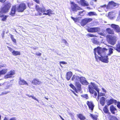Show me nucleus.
Here are the masks:
<instances>
[{
	"label": "nucleus",
	"instance_id": "nucleus-1",
	"mask_svg": "<svg viewBox=\"0 0 120 120\" xmlns=\"http://www.w3.org/2000/svg\"><path fill=\"white\" fill-rule=\"evenodd\" d=\"M94 53L96 60H98L97 57L101 61L108 63L109 62V58L108 55H106V52L108 50L105 48H95L94 50Z\"/></svg>",
	"mask_w": 120,
	"mask_h": 120
},
{
	"label": "nucleus",
	"instance_id": "nucleus-2",
	"mask_svg": "<svg viewBox=\"0 0 120 120\" xmlns=\"http://www.w3.org/2000/svg\"><path fill=\"white\" fill-rule=\"evenodd\" d=\"M11 6L10 3H7L2 8L0 12V17L1 18V20L5 21L6 20L8 16L2 14V13H5L7 12Z\"/></svg>",
	"mask_w": 120,
	"mask_h": 120
},
{
	"label": "nucleus",
	"instance_id": "nucleus-3",
	"mask_svg": "<svg viewBox=\"0 0 120 120\" xmlns=\"http://www.w3.org/2000/svg\"><path fill=\"white\" fill-rule=\"evenodd\" d=\"M118 6V4L115 3L113 1L109 2L107 6L105 4L101 6L100 7L101 8H104L106 7L107 9H109L110 8H113L115 7H117Z\"/></svg>",
	"mask_w": 120,
	"mask_h": 120
},
{
	"label": "nucleus",
	"instance_id": "nucleus-4",
	"mask_svg": "<svg viewBox=\"0 0 120 120\" xmlns=\"http://www.w3.org/2000/svg\"><path fill=\"white\" fill-rule=\"evenodd\" d=\"M71 8L73 11H76L77 10H80L81 8L74 2H71Z\"/></svg>",
	"mask_w": 120,
	"mask_h": 120
},
{
	"label": "nucleus",
	"instance_id": "nucleus-5",
	"mask_svg": "<svg viewBox=\"0 0 120 120\" xmlns=\"http://www.w3.org/2000/svg\"><path fill=\"white\" fill-rule=\"evenodd\" d=\"M26 9V5L24 3L20 4L18 6L17 10L19 12H22Z\"/></svg>",
	"mask_w": 120,
	"mask_h": 120
},
{
	"label": "nucleus",
	"instance_id": "nucleus-6",
	"mask_svg": "<svg viewBox=\"0 0 120 120\" xmlns=\"http://www.w3.org/2000/svg\"><path fill=\"white\" fill-rule=\"evenodd\" d=\"M109 43L112 45H114L116 43V40L115 38L112 36H110L107 39Z\"/></svg>",
	"mask_w": 120,
	"mask_h": 120
},
{
	"label": "nucleus",
	"instance_id": "nucleus-7",
	"mask_svg": "<svg viewBox=\"0 0 120 120\" xmlns=\"http://www.w3.org/2000/svg\"><path fill=\"white\" fill-rule=\"evenodd\" d=\"M36 9L37 11L39 12V14L40 15H42L41 13H40V12H45L46 11V9L45 8L43 7V8L39 7L38 5H36Z\"/></svg>",
	"mask_w": 120,
	"mask_h": 120
},
{
	"label": "nucleus",
	"instance_id": "nucleus-8",
	"mask_svg": "<svg viewBox=\"0 0 120 120\" xmlns=\"http://www.w3.org/2000/svg\"><path fill=\"white\" fill-rule=\"evenodd\" d=\"M92 19L91 18H85L82 20L81 22V25L82 26H84L88 22L92 21Z\"/></svg>",
	"mask_w": 120,
	"mask_h": 120
},
{
	"label": "nucleus",
	"instance_id": "nucleus-9",
	"mask_svg": "<svg viewBox=\"0 0 120 120\" xmlns=\"http://www.w3.org/2000/svg\"><path fill=\"white\" fill-rule=\"evenodd\" d=\"M100 29L98 27H92L88 29L87 31L91 33H95L99 31Z\"/></svg>",
	"mask_w": 120,
	"mask_h": 120
},
{
	"label": "nucleus",
	"instance_id": "nucleus-10",
	"mask_svg": "<svg viewBox=\"0 0 120 120\" xmlns=\"http://www.w3.org/2000/svg\"><path fill=\"white\" fill-rule=\"evenodd\" d=\"M79 80L80 82L83 85H87L88 84V83L86 80L85 78L83 77H79Z\"/></svg>",
	"mask_w": 120,
	"mask_h": 120
},
{
	"label": "nucleus",
	"instance_id": "nucleus-11",
	"mask_svg": "<svg viewBox=\"0 0 120 120\" xmlns=\"http://www.w3.org/2000/svg\"><path fill=\"white\" fill-rule=\"evenodd\" d=\"M111 27L113 28L117 32H120V28L119 26L114 24H112L111 26Z\"/></svg>",
	"mask_w": 120,
	"mask_h": 120
},
{
	"label": "nucleus",
	"instance_id": "nucleus-12",
	"mask_svg": "<svg viewBox=\"0 0 120 120\" xmlns=\"http://www.w3.org/2000/svg\"><path fill=\"white\" fill-rule=\"evenodd\" d=\"M86 104L88 105L89 109L92 111L93 110L94 106L93 102L91 101H87Z\"/></svg>",
	"mask_w": 120,
	"mask_h": 120
},
{
	"label": "nucleus",
	"instance_id": "nucleus-13",
	"mask_svg": "<svg viewBox=\"0 0 120 120\" xmlns=\"http://www.w3.org/2000/svg\"><path fill=\"white\" fill-rule=\"evenodd\" d=\"M32 82L33 84L35 85H37L40 84L41 83V82L38 79L35 78L33 80Z\"/></svg>",
	"mask_w": 120,
	"mask_h": 120
},
{
	"label": "nucleus",
	"instance_id": "nucleus-14",
	"mask_svg": "<svg viewBox=\"0 0 120 120\" xmlns=\"http://www.w3.org/2000/svg\"><path fill=\"white\" fill-rule=\"evenodd\" d=\"M113 103H114L115 104H116L117 103V101L112 98L108 101L107 105H109Z\"/></svg>",
	"mask_w": 120,
	"mask_h": 120
},
{
	"label": "nucleus",
	"instance_id": "nucleus-15",
	"mask_svg": "<svg viewBox=\"0 0 120 120\" xmlns=\"http://www.w3.org/2000/svg\"><path fill=\"white\" fill-rule=\"evenodd\" d=\"M79 76L74 75L71 79L72 81H74L75 83L78 82L79 80Z\"/></svg>",
	"mask_w": 120,
	"mask_h": 120
},
{
	"label": "nucleus",
	"instance_id": "nucleus-16",
	"mask_svg": "<svg viewBox=\"0 0 120 120\" xmlns=\"http://www.w3.org/2000/svg\"><path fill=\"white\" fill-rule=\"evenodd\" d=\"M19 84L20 85H28L27 82L23 79L20 78L19 81Z\"/></svg>",
	"mask_w": 120,
	"mask_h": 120
},
{
	"label": "nucleus",
	"instance_id": "nucleus-17",
	"mask_svg": "<svg viewBox=\"0 0 120 120\" xmlns=\"http://www.w3.org/2000/svg\"><path fill=\"white\" fill-rule=\"evenodd\" d=\"M16 8L15 6H13L11 9L10 15L12 16H14L15 13Z\"/></svg>",
	"mask_w": 120,
	"mask_h": 120
},
{
	"label": "nucleus",
	"instance_id": "nucleus-18",
	"mask_svg": "<svg viewBox=\"0 0 120 120\" xmlns=\"http://www.w3.org/2000/svg\"><path fill=\"white\" fill-rule=\"evenodd\" d=\"M110 110L111 112L113 114H115V111H117L116 109L113 105H111L110 107ZM117 112V111H116Z\"/></svg>",
	"mask_w": 120,
	"mask_h": 120
},
{
	"label": "nucleus",
	"instance_id": "nucleus-19",
	"mask_svg": "<svg viewBox=\"0 0 120 120\" xmlns=\"http://www.w3.org/2000/svg\"><path fill=\"white\" fill-rule=\"evenodd\" d=\"M72 72H68L67 73L66 78L68 80H69L72 76Z\"/></svg>",
	"mask_w": 120,
	"mask_h": 120
},
{
	"label": "nucleus",
	"instance_id": "nucleus-20",
	"mask_svg": "<svg viewBox=\"0 0 120 120\" xmlns=\"http://www.w3.org/2000/svg\"><path fill=\"white\" fill-rule=\"evenodd\" d=\"M81 3V5L83 6H87L89 5L88 4L87 2L85 1V0H80Z\"/></svg>",
	"mask_w": 120,
	"mask_h": 120
},
{
	"label": "nucleus",
	"instance_id": "nucleus-21",
	"mask_svg": "<svg viewBox=\"0 0 120 120\" xmlns=\"http://www.w3.org/2000/svg\"><path fill=\"white\" fill-rule=\"evenodd\" d=\"M75 85L76 87L78 90L80 91L81 90V85L80 83L78 82L75 83Z\"/></svg>",
	"mask_w": 120,
	"mask_h": 120
},
{
	"label": "nucleus",
	"instance_id": "nucleus-22",
	"mask_svg": "<svg viewBox=\"0 0 120 120\" xmlns=\"http://www.w3.org/2000/svg\"><path fill=\"white\" fill-rule=\"evenodd\" d=\"M112 47V46H111ZM114 49L116 50L117 51L120 52V43H118L116 45L115 47H113Z\"/></svg>",
	"mask_w": 120,
	"mask_h": 120
},
{
	"label": "nucleus",
	"instance_id": "nucleus-23",
	"mask_svg": "<svg viewBox=\"0 0 120 120\" xmlns=\"http://www.w3.org/2000/svg\"><path fill=\"white\" fill-rule=\"evenodd\" d=\"M12 55L15 56H19L20 55V52L15 50H13L12 52Z\"/></svg>",
	"mask_w": 120,
	"mask_h": 120
},
{
	"label": "nucleus",
	"instance_id": "nucleus-24",
	"mask_svg": "<svg viewBox=\"0 0 120 120\" xmlns=\"http://www.w3.org/2000/svg\"><path fill=\"white\" fill-rule=\"evenodd\" d=\"M108 50V52H106V54L107 55L110 56L111 54H112L113 52V49L111 48H109V49L108 50Z\"/></svg>",
	"mask_w": 120,
	"mask_h": 120
},
{
	"label": "nucleus",
	"instance_id": "nucleus-25",
	"mask_svg": "<svg viewBox=\"0 0 120 120\" xmlns=\"http://www.w3.org/2000/svg\"><path fill=\"white\" fill-rule=\"evenodd\" d=\"M105 98L104 97H102L100 100V103L102 106H103L105 104Z\"/></svg>",
	"mask_w": 120,
	"mask_h": 120
},
{
	"label": "nucleus",
	"instance_id": "nucleus-26",
	"mask_svg": "<svg viewBox=\"0 0 120 120\" xmlns=\"http://www.w3.org/2000/svg\"><path fill=\"white\" fill-rule=\"evenodd\" d=\"M78 117L81 120H83L86 119V118L82 114L77 115Z\"/></svg>",
	"mask_w": 120,
	"mask_h": 120
},
{
	"label": "nucleus",
	"instance_id": "nucleus-27",
	"mask_svg": "<svg viewBox=\"0 0 120 120\" xmlns=\"http://www.w3.org/2000/svg\"><path fill=\"white\" fill-rule=\"evenodd\" d=\"M91 83L93 87V88L97 91V92H98L99 91V90L98 88L97 85L93 82H91Z\"/></svg>",
	"mask_w": 120,
	"mask_h": 120
},
{
	"label": "nucleus",
	"instance_id": "nucleus-28",
	"mask_svg": "<svg viewBox=\"0 0 120 120\" xmlns=\"http://www.w3.org/2000/svg\"><path fill=\"white\" fill-rule=\"evenodd\" d=\"M106 30L107 32L109 34H114V31L113 30L111 29L110 28H107Z\"/></svg>",
	"mask_w": 120,
	"mask_h": 120
},
{
	"label": "nucleus",
	"instance_id": "nucleus-29",
	"mask_svg": "<svg viewBox=\"0 0 120 120\" xmlns=\"http://www.w3.org/2000/svg\"><path fill=\"white\" fill-rule=\"evenodd\" d=\"M88 86L90 92L92 94H93L95 91L93 90L94 88L90 85H89Z\"/></svg>",
	"mask_w": 120,
	"mask_h": 120
},
{
	"label": "nucleus",
	"instance_id": "nucleus-30",
	"mask_svg": "<svg viewBox=\"0 0 120 120\" xmlns=\"http://www.w3.org/2000/svg\"><path fill=\"white\" fill-rule=\"evenodd\" d=\"M89 15L90 16H97V14L96 13V12L93 11H90L88 13Z\"/></svg>",
	"mask_w": 120,
	"mask_h": 120
},
{
	"label": "nucleus",
	"instance_id": "nucleus-31",
	"mask_svg": "<svg viewBox=\"0 0 120 120\" xmlns=\"http://www.w3.org/2000/svg\"><path fill=\"white\" fill-rule=\"evenodd\" d=\"M92 42L94 44L96 45L99 44V42L97 40V39L95 38H93L92 39Z\"/></svg>",
	"mask_w": 120,
	"mask_h": 120
},
{
	"label": "nucleus",
	"instance_id": "nucleus-32",
	"mask_svg": "<svg viewBox=\"0 0 120 120\" xmlns=\"http://www.w3.org/2000/svg\"><path fill=\"white\" fill-rule=\"evenodd\" d=\"M52 11L50 9L46 11V12L47 13L48 15L49 16H50L52 14Z\"/></svg>",
	"mask_w": 120,
	"mask_h": 120
},
{
	"label": "nucleus",
	"instance_id": "nucleus-33",
	"mask_svg": "<svg viewBox=\"0 0 120 120\" xmlns=\"http://www.w3.org/2000/svg\"><path fill=\"white\" fill-rule=\"evenodd\" d=\"M103 110L105 113L109 114V110L106 106L104 108Z\"/></svg>",
	"mask_w": 120,
	"mask_h": 120
},
{
	"label": "nucleus",
	"instance_id": "nucleus-34",
	"mask_svg": "<svg viewBox=\"0 0 120 120\" xmlns=\"http://www.w3.org/2000/svg\"><path fill=\"white\" fill-rule=\"evenodd\" d=\"M5 78L6 79H7L9 78H12V76L10 75V74H8V73L5 76Z\"/></svg>",
	"mask_w": 120,
	"mask_h": 120
},
{
	"label": "nucleus",
	"instance_id": "nucleus-35",
	"mask_svg": "<svg viewBox=\"0 0 120 120\" xmlns=\"http://www.w3.org/2000/svg\"><path fill=\"white\" fill-rule=\"evenodd\" d=\"M7 71V70L5 69L2 70L0 71V75L4 74L6 73Z\"/></svg>",
	"mask_w": 120,
	"mask_h": 120
},
{
	"label": "nucleus",
	"instance_id": "nucleus-36",
	"mask_svg": "<svg viewBox=\"0 0 120 120\" xmlns=\"http://www.w3.org/2000/svg\"><path fill=\"white\" fill-rule=\"evenodd\" d=\"M81 96L82 98H85L86 99H88L89 98L88 95L87 94L81 95Z\"/></svg>",
	"mask_w": 120,
	"mask_h": 120
},
{
	"label": "nucleus",
	"instance_id": "nucleus-37",
	"mask_svg": "<svg viewBox=\"0 0 120 120\" xmlns=\"http://www.w3.org/2000/svg\"><path fill=\"white\" fill-rule=\"evenodd\" d=\"M26 95L27 96H28L30 98L32 97V98L33 99H34L35 100H36L38 102H39V101L35 97H34V96H32L31 95H29L28 94H26Z\"/></svg>",
	"mask_w": 120,
	"mask_h": 120
},
{
	"label": "nucleus",
	"instance_id": "nucleus-38",
	"mask_svg": "<svg viewBox=\"0 0 120 120\" xmlns=\"http://www.w3.org/2000/svg\"><path fill=\"white\" fill-rule=\"evenodd\" d=\"M8 74H10V75L12 76L15 74V72L14 71L12 70L10 71L8 73Z\"/></svg>",
	"mask_w": 120,
	"mask_h": 120
},
{
	"label": "nucleus",
	"instance_id": "nucleus-39",
	"mask_svg": "<svg viewBox=\"0 0 120 120\" xmlns=\"http://www.w3.org/2000/svg\"><path fill=\"white\" fill-rule=\"evenodd\" d=\"M69 86L73 89L75 90H76V87L72 84H70L69 85Z\"/></svg>",
	"mask_w": 120,
	"mask_h": 120
},
{
	"label": "nucleus",
	"instance_id": "nucleus-40",
	"mask_svg": "<svg viewBox=\"0 0 120 120\" xmlns=\"http://www.w3.org/2000/svg\"><path fill=\"white\" fill-rule=\"evenodd\" d=\"M11 38L12 40V41L15 42V43L16 42V40L14 39V38L13 36L12 35H11Z\"/></svg>",
	"mask_w": 120,
	"mask_h": 120
},
{
	"label": "nucleus",
	"instance_id": "nucleus-41",
	"mask_svg": "<svg viewBox=\"0 0 120 120\" xmlns=\"http://www.w3.org/2000/svg\"><path fill=\"white\" fill-rule=\"evenodd\" d=\"M10 92L9 91H4L3 92H2L1 93V94H0V95H3L4 94H7L9 92Z\"/></svg>",
	"mask_w": 120,
	"mask_h": 120
},
{
	"label": "nucleus",
	"instance_id": "nucleus-42",
	"mask_svg": "<svg viewBox=\"0 0 120 120\" xmlns=\"http://www.w3.org/2000/svg\"><path fill=\"white\" fill-rule=\"evenodd\" d=\"M62 42L64 43H65L66 45H68L67 41L65 40H62Z\"/></svg>",
	"mask_w": 120,
	"mask_h": 120
},
{
	"label": "nucleus",
	"instance_id": "nucleus-43",
	"mask_svg": "<svg viewBox=\"0 0 120 120\" xmlns=\"http://www.w3.org/2000/svg\"><path fill=\"white\" fill-rule=\"evenodd\" d=\"M83 11H80L79 12V13L78 14V15H80L81 16H83L84 15V14H83Z\"/></svg>",
	"mask_w": 120,
	"mask_h": 120
},
{
	"label": "nucleus",
	"instance_id": "nucleus-44",
	"mask_svg": "<svg viewBox=\"0 0 120 120\" xmlns=\"http://www.w3.org/2000/svg\"><path fill=\"white\" fill-rule=\"evenodd\" d=\"M87 35H88V36H89L90 37H96V36L95 35H94L92 34H88Z\"/></svg>",
	"mask_w": 120,
	"mask_h": 120
},
{
	"label": "nucleus",
	"instance_id": "nucleus-45",
	"mask_svg": "<svg viewBox=\"0 0 120 120\" xmlns=\"http://www.w3.org/2000/svg\"><path fill=\"white\" fill-rule=\"evenodd\" d=\"M117 106L119 109H120V102L118 101L117 102Z\"/></svg>",
	"mask_w": 120,
	"mask_h": 120
},
{
	"label": "nucleus",
	"instance_id": "nucleus-46",
	"mask_svg": "<svg viewBox=\"0 0 120 120\" xmlns=\"http://www.w3.org/2000/svg\"><path fill=\"white\" fill-rule=\"evenodd\" d=\"M98 92V96L97 98V100L98 101L99 99V97L100 96V93L99 92V91Z\"/></svg>",
	"mask_w": 120,
	"mask_h": 120
},
{
	"label": "nucleus",
	"instance_id": "nucleus-47",
	"mask_svg": "<svg viewBox=\"0 0 120 120\" xmlns=\"http://www.w3.org/2000/svg\"><path fill=\"white\" fill-rule=\"evenodd\" d=\"M98 34L101 36H104V34L103 33L99 31L98 32Z\"/></svg>",
	"mask_w": 120,
	"mask_h": 120
},
{
	"label": "nucleus",
	"instance_id": "nucleus-48",
	"mask_svg": "<svg viewBox=\"0 0 120 120\" xmlns=\"http://www.w3.org/2000/svg\"><path fill=\"white\" fill-rule=\"evenodd\" d=\"M7 120H17L15 117H13L10 118L9 120H8V118H7Z\"/></svg>",
	"mask_w": 120,
	"mask_h": 120
},
{
	"label": "nucleus",
	"instance_id": "nucleus-49",
	"mask_svg": "<svg viewBox=\"0 0 120 120\" xmlns=\"http://www.w3.org/2000/svg\"><path fill=\"white\" fill-rule=\"evenodd\" d=\"M60 64H67V63L64 61H60Z\"/></svg>",
	"mask_w": 120,
	"mask_h": 120
},
{
	"label": "nucleus",
	"instance_id": "nucleus-50",
	"mask_svg": "<svg viewBox=\"0 0 120 120\" xmlns=\"http://www.w3.org/2000/svg\"><path fill=\"white\" fill-rule=\"evenodd\" d=\"M79 21V19L78 18H75L74 21L75 22H78Z\"/></svg>",
	"mask_w": 120,
	"mask_h": 120
},
{
	"label": "nucleus",
	"instance_id": "nucleus-51",
	"mask_svg": "<svg viewBox=\"0 0 120 120\" xmlns=\"http://www.w3.org/2000/svg\"><path fill=\"white\" fill-rule=\"evenodd\" d=\"M35 54L37 56H40L41 55V53L39 52Z\"/></svg>",
	"mask_w": 120,
	"mask_h": 120
},
{
	"label": "nucleus",
	"instance_id": "nucleus-52",
	"mask_svg": "<svg viewBox=\"0 0 120 120\" xmlns=\"http://www.w3.org/2000/svg\"><path fill=\"white\" fill-rule=\"evenodd\" d=\"M113 13V12H110L109 13L108 15L112 16V14Z\"/></svg>",
	"mask_w": 120,
	"mask_h": 120
},
{
	"label": "nucleus",
	"instance_id": "nucleus-53",
	"mask_svg": "<svg viewBox=\"0 0 120 120\" xmlns=\"http://www.w3.org/2000/svg\"><path fill=\"white\" fill-rule=\"evenodd\" d=\"M92 118L94 120H98L97 119V118L95 116H94Z\"/></svg>",
	"mask_w": 120,
	"mask_h": 120
},
{
	"label": "nucleus",
	"instance_id": "nucleus-54",
	"mask_svg": "<svg viewBox=\"0 0 120 120\" xmlns=\"http://www.w3.org/2000/svg\"><path fill=\"white\" fill-rule=\"evenodd\" d=\"M108 16L109 18L111 19H112L113 18V17L112 16V15H108Z\"/></svg>",
	"mask_w": 120,
	"mask_h": 120
},
{
	"label": "nucleus",
	"instance_id": "nucleus-55",
	"mask_svg": "<svg viewBox=\"0 0 120 120\" xmlns=\"http://www.w3.org/2000/svg\"><path fill=\"white\" fill-rule=\"evenodd\" d=\"M5 31H3L2 33L1 34V35L2 36V38H3L4 37V34Z\"/></svg>",
	"mask_w": 120,
	"mask_h": 120
},
{
	"label": "nucleus",
	"instance_id": "nucleus-56",
	"mask_svg": "<svg viewBox=\"0 0 120 120\" xmlns=\"http://www.w3.org/2000/svg\"><path fill=\"white\" fill-rule=\"evenodd\" d=\"M105 94L102 93H100V96H105Z\"/></svg>",
	"mask_w": 120,
	"mask_h": 120
},
{
	"label": "nucleus",
	"instance_id": "nucleus-57",
	"mask_svg": "<svg viewBox=\"0 0 120 120\" xmlns=\"http://www.w3.org/2000/svg\"><path fill=\"white\" fill-rule=\"evenodd\" d=\"M94 0H92L90 2V4L91 5H92L93 4V1H94Z\"/></svg>",
	"mask_w": 120,
	"mask_h": 120
},
{
	"label": "nucleus",
	"instance_id": "nucleus-58",
	"mask_svg": "<svg viewBox=\"0 0 120 120\" xmlns=\"http://www.w3.org/2000/svg\"><path fill=\"white\" fill-rule=\"evenodd\" d=\"M102 90H103V92L105 93H106V90H105L104 88H102Z\"/></svg>",
	"mask_w": 120,
	"mask_h": 120
},
{
	"label": "nucleus",
	"instance_id": "nucleus-59",
	"mask_svg": "<svg viewBox=\"0 0 120 120\" xmlns=\"http://www.w3.org/2000/svg\"><path fill=\"white\" fill-rule=\"evenodd\" d=\"M34 1L35 2H36L37 3H39V0H34Z\"/></svg>",
	"mask_w": 120,
	"mask_h": 120
},
{
	"label": "nucleus",
	"instance_id": "nucleus-60",
	"mask_svg": "<svg viewBox=\"0 0 120 120\" xmlns=\"http://www.w3.org/2000/svg\"><path fill=\"white\" fill-rule=\"evenodd\" d=\"M9 49L10 52H12L13 51V49L12 48L10 47H9Z\"/></svg>",
	"mask_w": 120,
	"mask_h": 120
},
{
	"label": "nucleus",
	"instance_id": "nucleus-61",
	"mask_svg": "<svg viewBox=\"0 0 120 120\" xmlns=\"http://www.w3.org/2000/svg\"><path fill=\"white\" fill-rule=\"evenodd\" d=\"M94 95L95 97H96L97 95V93L95 91H94Z\"/></svg>",
	"mask_w": 120,
	"mask_h": 120
},
{
	"label": "nucleus",
	"instance_id": "nucleus-62",
	"mask_svg": "<svg viewBox=\"0 0 120 120\" xmlns=\"http://www.w3.org/2000/svg\"><path fill=\"white\" fill-rule=\"evenodd\" d=\"M6 0H0V2L2 3L4 2Z\"/></svg>",
	"mask_w": 120,
	"mask_h": 120
},
{
	"label": "nucleus",
	"instance_id": "nucleus-63",
	"mask_svg": "<svg viewBox=\"0 0 120 120\" xmlns=\"http://www.w3.org/2000/svg\"><path fill=\"white\" fill-rule=\"evenodd\" d=\"M90 116L92 118L94 116L92 114L90 113Z\"/></svg>",
	"mask_w": 120,
	"mask_h": 120
},
{
	"label": "nucleus",
	"instance_id": "nucleus-64",
	"mask_svg": "<svg viewBox=\"0 0 120 120\" xmlns=\"http://www.w3.org/2000/svg\"><path fill=\"white\" fill-rule=\"evenodd\" d=\"M120 13L119 14V16H118L117 17V19L118 20H119L120 19Z\"/></svg>",
	"mask_w": 120,
	"mask_h": 120
}]
</instances>
